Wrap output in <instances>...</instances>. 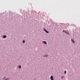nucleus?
Returning a JSON list of instances; mask_svg holds the SVG:
<instances>
[{
  "instance_id": "f257e3e1",
  "label": "nucleus",
  "mask_w": 80,
  "mask_h": 80,
  "mask_svg": "<svg viewBox=\"0 0 80 80\" xmlns=\"http://www.w3.org/2000/svg\"><path fill=\"white\" fill-rule=\"evenodd\" d=\"M62 32H64L65 33H67V35H70V33H69V32H67V31L63 30L62 31Z\"/></svg>"
},
{
  "instance_id": "f03ea898",
  "label": "nucleus",
  "mask_w": 80,
  "mask_h": 80,
  "mask_svg": "<svg viewBox=\"0 0 80 80\" xmlns=\"http://www.w3.org/2000/svg\"><path fill=\"white\" fill-rule=\"evenodd\" d=\"M43 31L45 32H46V33H49V32H48V31H47V30H46L45 29V28H43Z\"/></svg>"
},
{
  "instance_id": "7ed1b4c3",
  "label": "nucleus",
  "mask_w": 80,
  "mask_h": 80,
  "mask_svg": "<svg viewBox=\"0 0 80 80\" xmlns=\"http://www.w3.org/2000/svg\"><path fill=\"white\" fill-rule=\"evenodd\" d=\"M50 79L51 80H54V79H53V76H51L50 77Z\"/></svg>"
},
{
  "instance_id": "20e7f679",
  "label": "nucleus",
  "mask_w": 80,
  "mask_h": 80,
  "mask_svg": "<svg viewBox=\"0 0 80 80\" xmlns=\"http://www.w3.org/2000/svg\"><path fill=\"white\" fill-rule=\"evenodd\" d=\"M48 55H45L43 56V57H46V58H48Z\"/></svg>"
},
{
  "instance_id": "39448f33",
  "label": "nucleus",
  "mask_w": 80,
  "mask_h": 80,
  "mask_svg": "<svg viewBox=\"0 0 80 80\" xmlns=\"http://www.w3.org/2000/svg\"><path fill=\"white\" fill-rule=\"evenodd\" d=\"M7 36L6 35H4L3 36L2 38H7Z\"/></svg>"
},
{
  "instance_id": "423d86ee",
  "label": "nucleus",
  "mask_w": 80,
  "mask_h": 80,
  "mask_svg": "<svg viewBox=\"0 0 80 80\" xmlns=\"http://www.w3.org/2000/svg\"><path fill=\"white\" fill-rule=\"evenodd\" d=\"M42 42L44 43V44H47V42L46 41H43Z\"/></svg>"
},
{
  "instance_id": "0eeeda50",
  "label": "nucleus",
  "mask_w": 80,
  "mask_h": 80,
  "mask_svg": "<svg viewBox=\"0 0 80 80\" xmlns=\"http://www.w3.org/2000/svg\"><path fill=\"white\" fill-rule=\"evenodd\" d=\"M71 41L73 43H75V42L74 41L73 39H71Z\"/></svg>"
},
{
  "instance_id": "6e6552de",
  "label": "nucleus",
  "mask_w": 80,
  "mask_h": 80,
  "mask_svg": "<svg viewBox=\"0 0 80 80\" xmlns=\"http://www.w3.org/2000/svg\"><path fill=\"white\" fill-rule=\"evenodd\" d=\"M21 65H19V69H20V68H21Z\"/></svg>"
},
{
  "instance_id": "1a4fd4ad",
  "label": "nucleus",
  "mask_w": 80,
  "mask_h": 80,
  "mask_svg": "<svg viewBox=\"0 0 80 80\" xmlns=\"http://www.w3.org/2000/svg\"><path fill=\"white\" fill-rule=\"evenodd\" d=\"M8 79H9V78H7L5 79L4 80H8Z\"/></svg>"
},
{
  "instance_id": "9d476101",
  "label": "nucleus",
  "mask_w": 80,
  "mask_h": 80,
  "mask_svg": "<svg viewBox=\"0 0 80 80\" xmlns=\"http://www.w3.org/2000/svg\"><path fill=\"white\" fill-rule=\"evenodd\" d=\"M66 73H67V71H64V74H66Z\"/></svg>"
},
{
  "instance_id": "9b49d317",
  "label": "nucleus",
  "mask_w": 80,
  "mask_h": 80,
  "mask_svg": "<svg viewBox=\"0 0 80 80\" xmlns=\"http://www.w3.org/2000/svg\"><path fill=\"white\" fill-rule=\"evenodd\" d=\"M25 42V40H23V41H22V43H24Z\"/></svg>"
},
{
  "instance_id": "f8f14e48",
  "label": "nucleus",
  "mask_w": 80,
  "mask_h": 80,
  "mask_svg": "<svg viewBox=\"0 0 80 80\" xmlns=\"http://www.w3.org/2000/svg\"><path fill=\"white\" fill-rule=\"evenodd\" d=\"M5 76H4L3 78H2L3 80H4L5 79Z\"/></svg>"
},
{
  "instance_id": "ddd939ff",
  "label": "nucleus",
  "mask_w": 80,
  "mask_h": 80,
  "mask_svg": "<svg viewBox=\"0 0 80 80\" xmlns=\"http://www.w3.org/2000/svg\"><path fill=\"white\" fill-rule=\"evenodd\" d=\"M61 78H63V77H61Z\"/></svg>"
}]
</instances>
